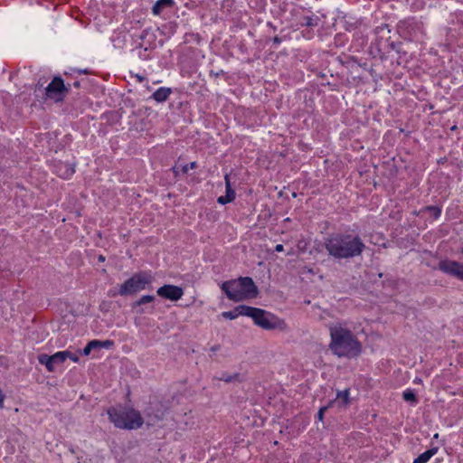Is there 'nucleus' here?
Masks as SVG:
<instances>
[{"mask_svg": "<svg viewBox=\"0 0 463 463\" xmlns=\"http://www.w3.org/2000/svg\"><path fill=\"white\" fill-rule=\"evenodd\" d=\"M326 249L335 258H350L359 255L364 244L358 237L352 235H335L328 239Z\"/></svg>", "mask_w": 463, "mask_h": 463, "instance_id": "2", "label": "nucleus"}, {"mask_svg": "<svg viewBox=\"0 0 463 463\" xmlns=\"http://www.w3.org/2000/svg\"><path fill=\"white\" fill-rule=\"evenodd\" d=\"M222 289L229 299L235 302L253 298L258 294L256 285L248 277L225 281L222 284Z\"/></svg>", "mask_w": 463, "mask_h": 463, "instance_id": "4", "label": "nucleus"}, {"mask_svg": "<svg viewBox=\"0 0 463 463\" xmlns=\"http://www.w3.org/2000/svg\"><path fill=\"white\" fill-rule=\"evenodd\" d=\"M91 351H93V349H92L90 343L89 342L88 345L82 350V354L84 355L88 356L91 353Z\"/></svg>", "mask_w": 463, "mask_h": 463, "instance_id": "23", "label": "nucleus"}, {"mask_svg": "<svg viewBox=\"0 0 463 463\" xmlns=\"http://www.w3.org/2000/svg\"><path fill=\"white\" fill-rule=\"evenodd\" d=\"M329 332L331 338L329 348L335 355L354 357L361 353V343L345 324H332Z\"/></svg>", "mask_w": 463, "mask_h": 463, "instance_id": "1", "label": "nucleus"}, {"mask_svg": "<svg viewBox=\"0 0 463 463\" xmlns=\"http://www.w3.org/2000/svg\"><path fill=\"white\" fill-rule=\"evenodd\" d=\"M224 181H225V188H226V190L227 189H232V184H231V181H230V175L228 174H226L224 175Z\"/></svg>", "mask_w": 463, "mask_h": 463, "instance_id": "25", "label": "nucleus"}, {"mask_svg": "<svg viewBox=\"0 0 463 463\" xmlns=\"http://www.w3.org/2000/svg\"><path fill=\"white\" fill-rule=\"evenodd\" d=\"M5 399V395L3 391L0 389V409L4 407V402Z\"/></svg>", "mask_w": 463, "mask_h": 463, "instance_id": "27", "label": "nucleus"}, {"mask_svg": "<svg viewBox=\"0 0 463 463\" xmlns=\"http://www.w3.org/2000/svg\"><path fill=\"white\" fill-rule=\"evenodd\" d=\"M438 451V449H430L418 456L413 463H427Z\"/></svg>", "mask_w": 463, "mask_h": 463, "instance_id": "15", "label": "nucleus"}, {"mask_svg": "<svg viewBox=\"0 0 463 463\" xmlns=\"http://www.w3.org/2000/svg\"><path fill=\"white\" fill-rule=\"evenodd\" d=\"M171 93V90L169 88H159L153 93V99L157 102H163L167 99Z\"/></svg>", "mask_w": 463, "mask_h": 463, "instance_id": "14", "label": "nucleus"}, {"mask_svg": "<svg viewBox=\"0 0 463 463\" xmlns=\"http://www.w3.org/2000/svg\"><path fill=\"white\" fill-rule=\"evenodd\" d=\"M402 396H403V399L407 402H414L415 401V394L411 390H406L405 392H403Z\"/></svg>", "mask_w": 463, "mask_h": 463, "instance_id": "22", "label": "nucleus"}, {"mask_svg": "<svg viewBox=\"0 0 463 463\" xmlns=\"http://www.w3.org/2000/svg\"><path fill=\"white\" fill-rule=\"evenodd\" d=\"M74 167L69 165L61 164L56 166L57 175L64 179L70 178L74 174Z\"/></svg>", "mask_w": 463, "mask_h": 463, "instance_id": "12", "label": "nucleus"}, {"mask_svg": "<svg viewBox=\"0 0 463 463\" xmlns=\"http://www.w3.org/2000/svg\"><path fill=\"white\" fill-rule=\"evenodd\" d=\"M327 410V407L326 406H324L322 408H320L318 413H317V418L320 421L323 420V418H324V414L326 412V411Z\"/></svg>", "mask_w": 463, "mask_h": 463, "instance_id": "24", "label": "nucleus"}, {"mask_svg": "<svg viewBox=\"0 0 463 463\" xmlns=\"http://www.w3.org/2000/svg\"><path fill=\"white\" fill-rule=\"evenodd\" d=\"M173 0H158L153 6V14L157 15L164 9L173 5Z\"/></svg>", "mask_w": 463, "mask_h": 463, "instance_id": "16", "label": "nucleus"}, {"mask_svg": "<svg viewBox=\"0 0 463 463\" xmlns=\"http://www.w3.org/2000/svg\"><path fill=\"white\" fill-rule=\"evenodd\" d=\"M92 349H99V348H110L113 345L112 341L106 340V341H99V340H92L90 342Z\"/></svg>", "mask_w": 463, "mask_h": 463, "instance_id": "18", "label": "nucleus"}, {"mask_svg": "<svg viewBox=\"0 0 463 463\" xmlns=\"http://www.w3.org/2000/svg\"><path fill=\"white\" fill-rule=\"evenodd\" d=\"M195 167H196V163L191 162L190 164L176 166V169H177V172H182L184 174H186L189 170L194 169Z\"/></svg>", "mask_w": 463, "mask_h": 463, "instance_id": "21", "label": "nucleus"}, {"mask_svg": "<svg viewBox=\"0 0 463 463\" xmlns=\"http://www.w3.org/2000/svg\"><path fill=\"white\" fill-rule=\"evenodd\" d=\"M61 351L56 352L52 355L41 354L38 357L39 363L45 365L48 372H54L56 365L64 363Z\"/></svg>", "mask_w": 463, "mask_h": 463, "instance_id": "9", "label": "nucleus"}, {"mask_svg": "<svg viewBox=\"0 0 463 463\" xmlns=\"http://www.w3.org/2000/svg\"><path fill=\"white\" fill-rule=\"evenodd\" d=\"M154 300H155L154 296L145 295V296H142L141 298H139L138 300H137L135 302V306H142L144 304L153 302Z\"/></svg>", "mask_w": 463, "mask_h": 463, "instance_id": "19", "label": "nucleus"}, {"mask_svg": "<svg viewBox=\"0 0 463 463\" xmlns=\"http://www.w3.org/2000/svg\"><path fill=\"white\" fill-rule=\"evenodd\" d=\"M460 252H461L462 258H463V248L461 249Z\"/></svg>", "mask_w": 463, "mask_h": 463, "instance_id": "29", "label": "nucleus"}, {"mask_svg": "<svg viewBox=\"0 0 463 463\" xmlns=\"http://www.w3.org/2000/svg\"><path fill=\"white\" fill-rule=\"evenodd\" d=\"M156 293L159 297L170 301H177L184 296V290L182 288L171 284H166L158 288Z\"/></svg>", "mask_w": 463, "mask_h": 463, "instance_id": "8", "label": "nucleus"}, {"mask_svg": "<svg viewBox=\"0 0 463 463\" xmlns=\"http://www.w3.org/2000/svg\"><path fill=\"white\" fill-rule=\"evenodd\" d=\"M108 415L115 427L123 430H136L144 423L140 412L128 405L112 407L108 410Z\"/></svg>", "mask_w": 463, "mask_h": 463, "instance_id": "3", "label": "nucleus"}, {"mask_svg": "<svg viewBox=\"0 0 463 463\" xmlns=\"http://www.w3.org/2000/svg\"><path fill=\"white\" fill-rule=\"evenodd\" d=\"M61 353L63 354L62 356H63L64 362L67 359H71L74 363H79L80 358H79L78 354H73V353L70 352L69 350L61 351Z\"/></svg>", "mask_w": 463, "mask_h": 463, "instance_id": "20", "label": "nucleus"}, {"mask_svg": "<svg viewBox=\"0 0 463 463\" xmlns=\"http://www.w3.org/2000/svg\"><path fill=\"white\" fill-rule=\"evenodd\" d=\"M249 309H250L249 306H245V305L238 306L233 310L222 312V317L225 319H230V320L236 319L239 317H248Z\"/></svg>", "mask_w": 463, "mask_h": 463, "instance_id": "11", "label": "nucleus"}, {"mask_svg": "<svg viewBox=\"0 0 463 463\" xmlns=\"http://www.w3.org/2000/svg\"><path fill=\"white\" fill-rule=\"evenodd\" d=\"M428 210L431 211L434 213L435 216L436 217H439V214H440V210L439 208H436V207H429Z\"/></svg>", "mask_w": 463, "mask_h": 463, "instance_id": "26", "label": "nucleus"}, {"mask_svg": "<svg viewBox=\"0 0 463 463\" xmlns=\"http://www.w3.org/2000/svg\"><path fill=\"white\" fill-rule=\"evenodd\" d=\"M439 269L441 271L455 276L459 279L463 271V264H460L455 260H444L439 261Z\"/></svg>", "mask_w": 463, "mask_h": 463, "instance_id": "10", "label": "nucleus"}, {"mask_svg": "<svg viewBox=\"0 0 463 463\" xmlns=\"http://www.w3.org/2000/svg\"><path fill=\"white\" fill-rule=\"evenodd\" d=\"M153 280V277L148 272H140L134 274L123 284L120 285L118 294L121 296H130L144 290Z\"/></svg>", "mask_w": 463, "mask_h": 463, "instance_id": "6", "label": "nucleus"}, {"mask_svg": "<svg viewBox=\"0 0 463 463\" xmlns=\"http://www.w3.org/2000/svg\"><path fill=\"white\" fill-rule=\"evenodd\" d=\"M235 198V192L233 189H227L226 190V194L224 196H220L218 197L217 199V202L220 203V204H226V203H229L231 202H232Z\"/></svg>", "mask_w": 463, "mask_h": 463, "instance_id": "17", "label": "nucleus"}, {"mask_svg": "<svg viewBox=\"0 0 463 463\" xmlns=\"http://www.w3.org/2000/svg\"><path fill=\"white\" fill-rule=\"evenodd\" d=\"M350 402V393L348 390H344L337 392L335 403L339 407H345Z\"/></svg>", "mask_w": 463, "mask_h": 463, "instance_id": "13", "label": "nucleus"}, {"mask_svg": "<svg viewBox=\"0 0 463 463\" xmlns=\"http://www.w3.org/2000/svg\"><path fill=\"white\" fill-rule=\"evenodd\" d=\"M248 317H250L257 326L264 330H275L282 333L289 330L285 319L260 308L250 307Z\"/></svg>", "mask_w": 463, "mask_h": 463, "instance_id": "5", "label": "nucleus"}, {"mask_svg": "<svg viewBox=\"0 0 463 463\" xmlns=\"http://www.w3.org/2000/svg\"><path fill=\"white\" fill-rule=\"evenodd\" d=\"M283 245L282 244H278L275 248L276 251H282L283 250Z\"/></svg>", "mask_w": 463, "mask_h": 463, "instance_id": "28", "label": "nucleus"}, {"mask_svg": "<svg viewBox=\"0 0 463 463\" xmlns=\"http://www.w3.org/2000/svg\"><path fill=\"white\" fill-rule=\"evenodd\" d=\"M67 92L68 89L59 77H55L46 88V96L54 101L62 100Z\"/></svg>", "mask_w": 463, "mask_h": 463, "instance_id": "7", "label": "nucleus"}]
</instances>
